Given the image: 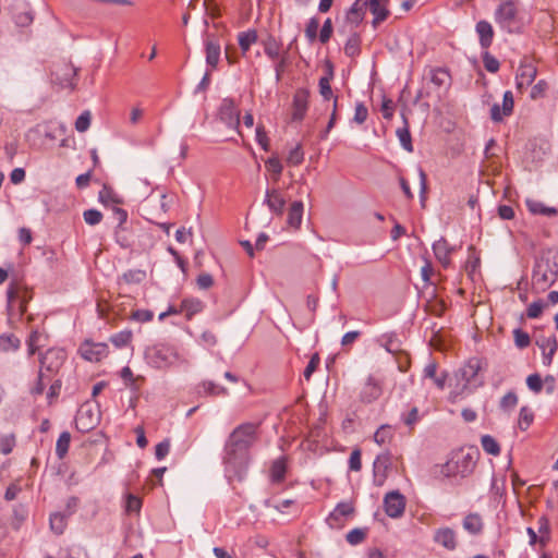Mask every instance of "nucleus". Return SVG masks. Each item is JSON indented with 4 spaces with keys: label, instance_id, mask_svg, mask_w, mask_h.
Instances as JSON below:
<instances>
[{
    "label": "nucleus",
    "instance_id": "8fccbe9b",
    "mask_svg": "<svg viewBox=\"0 0 558 558\" xmlns=\"http://www.w3.org/2000/svg\"><path fill=\"white\" fill-rule=\"evenodd\" d=\"M265 167L268 171H270L272 173L274 180L278 181L282 173V169H283L282 163L279 160V158L276 156L268 158L265 162Z\"/></svg>",
    "mask_w": 558,
    "mask_h": 558
},
{
    "label": "nucleus",
    "instance_id": "e2e57ef3",
    "mask_svg": "<svg viewBox=\"0 0 558 558\" xmlns=\"http://www.w3.org/2000/svg\"><path fill=\"white\" fill-rule=\"evenodd\" d=\"M366 537V533L361 529H353L351 530L345 539L351 545H357L362 543Z\"/></svg>",
    "mask_w": 558,
    "mask_h": 558
},
{
    "label": "nucleus",
    "instance_id": "6e6552de",
    "mask_svg": "<svg viewBox=\"0 0 558 558\" xmlns=\"http://www.w3.org/2000/svg\"><path fill=\"white\" fill-rule=\"evenodd\" d=\"M99 414L90 403H84L78 409L75 416V426L82 433H87L97 426Z\"/></svg>",
    "mask_w": 558,
    "mask_h": 558
},
{
    "label": "nucleus",
    "instance_id": "9b49d317",
    "mask_svg": "<svg viewBox=\"0 0 558 558\" xmlns=\"http://www.w3.org/2000/svg\"><path fill=\"white\" fill-rule=\"evenodd\" d=\"M536 75V66L527 59L522 60L515 75L517 88L519 90L525 89L534 82Z\"/></svg>",
    "mask_w": 558,
    "mask_h": 558
},
{
    "label": "nucleus",
    "instance_id": "cd10ccee",
    "mask_svg": "<svg viewBox=\"0 0 558 558\" xmlns=\"http://www.w3.org/2000/svg\"><path fill=\"white\" fill-rule=\"evenodd\" d=\"M525 204L530 213H532L533 215L554 217L558 214V210L555 207L546 206L539 201L526 199Z\"/></svg>",
    "mask_w": 558,
    "mask_h": 558
},
{
    "label": "nucleus",
    "instance_id": "4d7b16f0",
    "mask_svg": "<svg viewBox=\"0 0 558 558\" xmlns=\"http://www.w3.org/2000/svg\"><path fill=\"white\" fill-rule=\"evenodd\" d=\"M318 28L319 20L317 17H311L305 27V36L310 43H314L317 39Z\"/></svg>",
    "mask_w": 558,
    "mask_h": 558
},
{
    "label": "nucleus",
    "instance_id": "bb28decb",
    "mask_svg": "<svg viewBox=\"0 0 558 558\" xmlns=\"http://www.w3.org/2000/svg\"><path fill=\"white\" fill-rule=\"evenodd\" d=\"M463 529L469 532L470 534L477 535L482 533L484 523L482 520V517L477 513H469L463 519Z\"/></svg>",
    "mask_w": 558,
    "mask_h": 558
},
{
    "label": "nucleus",
    "instance_id": "2eb2a0df",
    "mask_svg": "<svg viewBox=\"0 0 558 558\" xmlns=\"http://www.w3.org/2000/svg\"><path fill=\"white\" fill-rule=\"evenodd\" d=\"M310 90L306 88H299L293 96V120H302L308 108Z\"/></svg>",
    "mask_w": 558,
    "mask_h": 558
},
{
    "label": "nucleus",
    "instance_id": "de8ad7c7",
    "mask_svg": "<svg viewBox=\"0 0 558 558\" xmlns=\"http://www.w3.org/2000/svg\"><path fill=\"white\" fill-rule=\"evenodd\" d=\"M132 337L133 333L131 330H122L118 333L112 335L110 337V341L116 348L121 349L126 347L131 342Z\"/></svg>",
    "mask_w": 558,
    "mask_h": 558
},
{
    "label": "nucleus",
    "instance_id": "c756f323",
    "mask_svg": "<svg viewBox=\"0 0 558 558\" xmlns=\"http://www.w3.org/2000/svg\"><path fill=\"white\" fill-rule=\"evenodd\" d=\"M220 44L216 40L208 39L206 41V62L213 69L217 66L220 59Z\"/></svg>",
    "mask_w": 558,
    "mask_h": 558
},
{
    "label": "nucleus",
    "instance_id": "aec40b11",
    "mask_svg": "<svg viewBox=\"0 0 558 558\" xmlns=\"http://www.w3.org/2000/svg\"><path fill=\"white\" fill-rule=\"evenodd\" d=\"M482 368V362L477 357L470 359L459 371L465 385L472 384Z\"/></svg>",
    "mask_w": 558,
    "mask_h": 558
},
{
    "label": "nucleus",
    "instance_id": "ddd939ff",
    "mask_svg": "<svg viewBox=\"0 0 558 558\" xmlns=\"http://www.w3.org/2000/svg\"><path fill=\"white\" fill-rule=\"evenodd\" d=\"M220 119L230 128L238 130L240 125V111L236 108L235 102L226 98L222 100L219 109Z\"/></svg>",
    "mask_w": 558,
    "mask_h": 558
},
{
    "label": "nucleus",
    "instance_id": "603ef678",
    "mask_svg": "<svg viewBox=\"0 0 558 558\" xmlns=\"http://www.w3.org/2000/svg\"><path fill=\"white\" fill-rule=\"evenodd\" d=\"M392 429L389 425H381L374 434V440L378 445H384L392 438Z\"/></svg>",
    "mask_w": 558,
    "mask_h": 558
},
{
    "label": "nucleus",
    "instance_id": "1a4fd4ad",
    "mask_svg": "<svg viewBox=\"0 0 558 558\" xmlns=\"http://www.w3.org/2000/svg\"><path fill=\"white\" fill-rule=\"evenodd\" d=\"M405 498L398 490L387 493L384 498V509L388 517L398 519L403 515L405 510Z\"/></svg>",
    "mask_w": 558,
    "mask_h": 558
},
{
    "label": "nucleus",
    "instance_id": "423d86ee",
    "mask_svg": "<svg viewBox=\"0 0 558 558\" xmlns=\"http://www.w3.org/2000/svg\"><path fill=\"white\" fill-rule=\"evenodd\" d=\"M7 298L9 311H14V308L17 307L19 315L23 316L26 313L27 302L31 300L32 295L26 288H23L19 283H11L7 291Z\"/></svg>",
    "mask_w": 558,
    "mask_h": 558
},
{
    "label": "nucleus",
    "instance_id": "7ed1b4c3",
    "mask_svg": "<svg viewBox=\"0 0 558 558\" xmlns=\"http://www.w3.org/2000/svg\"><path fill=\"white\" fill-rule=\"evenodd\" d=\"M145 357L156 368H166L179 361L177 349L169 344H155L145 351Z\"/></svg>",
    "mask_w": 558,
    "mask_h": 558
},
{
    "label": "nucleus",
    "instance_id": "4be33fe9",
    "mask_svg": "<svg viewBox=\"0 0 558 558\" xmlns=\"http://www.w3.org/2000/svg\"><path fill=\"white\" fill-rule=\"evenodd\" d=\"M389 465V457L387 454H380L374 461V484L381 486L387 477V469Z\"/></svg>",
    "mask_w": 558,
    "mask_h": 558
},
{
    "label": "nucleus",
    "instance_id": "680f3d73",
    "mask_svg": "<svg viewBox=\"0 0 558 558\" xmlns=\"http://www.w3.org/2000/svg\"><path fill=\"white\" fill-rule=\"evenodd\" d=\"M333 26L330 19H327L319 32L318 39L322 44H327L332 36Z\"/></svg>",
    "mask_w": 558,
    "mask_h": 558
},
{
    "label": "nucleus",
    "instance_id": "7c9ffc66",
    "mask_svg": "<svg viewBox=\"0 0 558 558\" xmlns=\"http://www.w3.org/2000/svg\"><path fill=\"white\" fill-rule=\"evenodd\" d=\"M287 473V462L286 458L281 457L275 460L270 468V478L272 483H281Z\"/></svg>",
    "mask_w": 558,
    "mask_h": 558
},
{
    "label": "nucleus",
    "instance_id": "774afa93",
    "mask_svg": "<svg viewBox=\"0 0 558 558\" xmlns=\"http://www.w3.org/2000/svg\"><path fill=\"white\" fill-rule=\"evenodd\" d=\"M402 421L407 426L413 427L420 421L418 409L413 407L407 414L402 415Z\"/></svg>",
    "mask_w": 558,
    "mask_h": 558
},
{
    "label": "nucleus",
    "instance_id": "338daca9",
    "mask_svg": "<svg viewBox=\"0 0 558 558\" xmlns=\"http://www.w3.org/2000/svg\"><path fill=\"white\" fill-rule=\"evenodd\" d=\"M320 362L319 355L317 353L313 354L307 366L304 369L303 376L306 380H310L313 373L316 371Z\"/></svg>",
    "mask_w": 558,
    "mask_h": 558
},
{
    "label": "nucleus",
    "instance_id": "f704fd0d",
    "mask_svg": "<svg viewBox=\"0 0 558 558\" xmlns=\"http://www.w3.org/2000/svg\"><path fill=\"white\" fill-rule=\"evenodd\" d=\"M363 17H364L363 7L359 5V3L355 2L351 7V9L348 11L345 20H347V23L351 26V29H353L360 25V23L363 21Z\"/></svg>",
    "mask_w": 558,
    "mask_h": 558
},
{
    "label": "nucleus",
    "instance_id": "0eeeda50",
    "mask_svg": "<svg viewBox=\"0 0 558 558\" xmlns=\"http://www.w3.org/2000/svg\"><path fill=\"white\" fill-rule=\"evenodd\" d=\"M66 354L64 350L52 348L46 351L40 357V371L46 376L57 373L65 361Z\"/></svg>",
    "mask_w": 558,
    "mask_h": 558
},
{
    "label": "nucleus",
    "instance_id": "c03bdc74",
    "mask_svg": "<svg viewBox=\"0 0 558 558\" xmlns=\"http://www.w3.org/2000/svg\"><path fill=\"white\" fill-rule=\"evenodd\" d=\"M481 445L483 450L492 456H498L500 453V446L497 440L490 435H484L481 438Z\"/></svg>",
    "mask_w": 558,
    "mask_h": 558
},
{
    "label": "nucleus",
    "instance_id": "6e6d98bb",
    "mask_svg": "<svg viewBox=\"0 0 558 558\" xmlns=\"http://www.w3.org/2000/svg\"><path fill=\"white\" fill-rule=\"evenodd\" d=\"M142 508V500L140 497L128 494L125 499V511L128 513H140Z\"/></svg>",
    "mask_w": 558,
    "mask_h": 558
},
{
    "label": "nucleus",
    "instance_id": "4468645a",
    "mask_svg": "<svg viewBox=\"0 0 558 558\" xmlns=\"http://www.w3.org/2000/svg\"><path fill=\"white\" fill-rule=\"evenodd\" d=\"M383 393V387L379 380L369 376L360 392V400L363 403L376 401Z\"/></svg>",
    "mask_w": 558,
    "mask_h": 558
},
{
    "label": "nucleus",
    "instance_id": "a878e982",
    "mask_svg": "<svg viewBox=\"0 0 558 558\" xmlns=\"http://www.w3.org/2000/svg\"><path fill=\"white\" fill-rule=\"evenodd\" d=\"M304 205L301 201H295L291 204L288 211L287 222L290 227L298 229L302 223Z\"/></svg>",
    "mask_w": 558,
    "mask_h": 558
},
{
    "label": "nucleus",
    "instance_id": "20e7f679",
    "mask_svg": "<svg viewBox=\"0 0 558 558\" xmlns=\"http://www.w3.org/2000/svg\"><path fill=\"white\" fill-rule=\"evenodd\" d=\"M77 69L68 62L59 63L51 72V82L61 88L74 89L76 86Z\"/></svg>",
    "mask_w": 558,
    "mask_h": 558
},
{
    "label": "nucleus",
    "instance_id": "393cba45",
    "mask_svg": "<svg viewBox=\"0 0 558 558\" xmlns=\"http://www.w3.org/2000/svg\"><path fill=\"white\" fill-rule=\"evenodd\" d=\"M98 199L104 206L109 208L123 203L122 198L108 185H104L99 191Z\"/></svg>",
    "mask_w": 558,
    "mask_h": 558
},
{
    "label": "nucleus",
    "instance_id": "58836bf2",
    "mask_svg": "<svg viewBox=\"0 0 558 558\" xmlns=\"http://www.w3.org/2000/svg\"><path fill=\"white\" fill-rule=\"evenodd\" d=\"M430 81L437 87H442L449 84L450 74L446 69L442 68L432 69Z\"/></svg>",
    "mask_w": 558,
    "mask_h": 558
},
{
    "label": "nucleus",
    "instance_id": "5701e85b",
    "mask_svg": "<svg viewBox=\"0 0 558 558\" xmlns=\"http://www.w3.org/2000/svg\"><path fill=\"white\" fill-rule=\"evenodd\" d=\"M376 342L391 354L401 353V342L396 333H384L376 339Z\"/></svg>",
    "mask_w": 558,
    "mask_h": 558
},
{
    "label": "nucleus",
    "instance_id": "864d4df0",
    "mask_svg": "<svg viewBox=\"0 0 558 558\" xmlns=\"http://www.w3.org/2000/svg\"><path fill=\"white\" fill-rule=\"evenodd\" d=\"M15 435L14 434H8L0 436V452L2 454H9L12 452L13 448L15 447Z\"/></svg>",
    "mask_w": 558,
    "mask_h": 558
},
{
    "label": "nucleus",
    "instance_id": "5fc2aeb1",
    "mask_svg": "<svg viewBox=\"0 0 558 558\" xmlns=\"http://www.w3.org/2000/svg\"><path fill=\"white\" fill-rule=\"evenodd\" d=\"M482 59H483V64H484V68L486 69V71H488L490 73H496L499 71V68H500L499 61L494 56H492L487 50H485V52H483Z\"/></svg>",
    "mask_w": 558,
    "mask_h": 558
},
{
    "label": "nucleus",
    "instance_id": "a211bd4d",
    "mask_svg": "<svg viewBox=\"0 0 558 558\" xmlns=\"http://www.w3.org/2000/svg\"><path fill=\"white\" fill-rule=\"evenodd\" d=\"M265 203L271 213L281 216L287 202L278 189H271L266 191Z\"/></svg>",
    "mask_w": 558,
    "mask_h": 558
},
{
    "label": "nucleus",
    "instance_id": "39448f33",
    "mask_svg": "<svg viewBox=\"0 0 558 558\" xmlns=\"http://www.w3.org/2000/svg\"><path fill=\"white\" fill-rule=\"evenodd\" d=\"M518 0H506L499 4L495 12L496 23L507 32H512V26L517 21Z\"/></svg>",
    "mask_w": 558,
    "mask_h": 558
},
{
    "label": "nucleus",
    "instance_id": "f8f14e48",
    "mask_svg": "<svg viewBox=\"0 0 558 558\" xmlns=\"http://www.w3.org/2000/svg\"><path fill=\"white\" fill-rule=\"evenodd\" d=\"M514 99L511 90H507L502 97L501 107L498 104H494L490 108V119L495 123H499L505 117H510L513 112Z\"/></svg>",
    "mask_w": 558,
    "mask_h": 558
},
{
    "label": "nucleus",
    "instance_id": "e433bc0d",
    "mask_svg": "<svg viewBox=\"0 0 558 558\" xmlns=\"http://www.w3.org/2000/svg\"><path fill=\"white\" fill-rule=\"evenodd\" d=\"M361 37L356 32H352L344 45V53L348 57H355L361 52Z\"/></svg>",
    "mask_w": 558,
    "mask_h": 558
},
{
    "label": "nucleus",
    "instance_id": "2f4dec72",
    "mask_svg": "<svg viewBox=\"0 0 558 558\" xmlns=\"http://www.w3.org/2000/svg\"><path fill=\"white\" fill-rule=\"evenodd\" d=\"M203 308L204 304L198 299H184L181 303V312L184 313L189 319L201 313Z\"/></svg>",
    "mask_w": 558,
    "mask_h": 558
},
{
    "label": "nucleus",
    "instance_id": "13d9d810",
    "mask_svg": "<svg viewBox=\"0 0 558 558\" xmlns=\"http://www.w3.org/2000/svg\"><path fill=\"white\" fill-rule=\"evenodd\" d=\"M84 221L89 226L98 225L102 219V214L97 209H87L83 213Z\"/></svg>",
    "mask_w": 558,
    "mask_h": 558
},
{
    "label": "nucleus",
    "instance_id": "3c124183",
    "mask_svg": "<svg viewBox=\"0 0 558 558\" xmlns=\"http://www.w3.org/2000/svg\"><path fill=\"white\" fill-rule=\"evenodd\" d=\"M304 160V151L301 144H298L295 147H293L287 157V162L290 166H299Z\"/></svg>",
    "mask_w": 558,
    "mask_h": 558
},
{
    "label": "nucleus",
    "instance_id": "72a5a7b5",
    "mask_svg": "<svg viewBox=\"0 0 558 558\" xmlns=\"http://www.w3.org/2000/svg\"><path fill=\"white\" fill-rule=\"evenodd\" d=\"M257 32L255 29H248L246 32H241L238 35L239 46L243 54H245L251 46L257 41Z\"/></svg>",
    "mask_w": 558,
    "mask_h": 558
},
{
    "label": "nucleus",
    "instance_id": "412c9836",
    "mask_svg": "<svg viewBox=\"0 0 558 558\" xmlns=\"http://www.w3.org/2000/svg\"><path fill=\"white\" fill-rule=\"evenodd\" d=\"M475 31L478 35L481 47L484 50H487L492 46L494 39V29L492 24L484 20L480 21L475 26Z\"/></svg>",
    "mask_w": 558,
    "mask_h": 558
},
{
    "label": "nucleus",
    "instance_id": "dca6fc26",
    "mask_svg": "<svg viewBox=\"0 0 558 558\" xmlns=\"http://www.w3.org/2000/svg\"><path fill=\"white\" fill-rule=\"evenodd\" d=\"M434 542L448 550H454L458 546L457 533L450 527L437 529L433 537Z\"/></svg>",
    "mask_w": 558,
    "mask_h": 558
},
{
    "label": "nucleus",
    "instance_id": "4c0bfd02",
    "mask_svg": "<svg viewBox=\"0 0 558 558\" xmlns=\"http://www.w3.org/2000/svg\"><path fill=\"white\" fill-rule=\"evenodd\" d=\"M401 146L409 153L413 151V145H412V138L410 134V130L408 126V121L404 118V125L402 128H399L396 132Z\"/></svg>",
    "mask_w": 558,
    "mask_h": 558
},
{
    "label": "nucleus",
    "instance_id": "f257e3e1",
    "mask_svg": "<svg viewBox=\"0 0 558 558\" xmlns=\"http://www.w3.org/2000/svg\"><path fill=\"white\" fill-rule=\"evenodd\" d=\"M257 425L244 423L239 425L229 436L225 446L223 462L227 469L235 472L247 463V451L256 440Z\"/></svg>",
    "mask_w": 558,
    "mask_h": 558
},
{
    "label": "nucleus",
    "instance_id": "c9c22d12",
    "mask_svg": "<svg viewBox=\"0 0 558 558\" xmlns=\"http://www.w3.org/2000/svg\"><path fill=\"white\" fill-rule=\"evenodd\" d=\"M204 392L208 396H227L228 389L211 381V380H205L199 386V393Z\"/></svg>",
    "mask_w": 558,
    "mask_h": 558
},
{
    "label": "nucleus",
    "instance_id": "473e14b6",
    "mask_svg": "<svg viewBox=\"0 0 558 558\" xmlns=\"http://www.w3.org/2000/svg\"><path fill=\"white\" fill-rule=\"evenodd\" d=\"M264 52L271 59L277 60L280 57L281 43L274 36H268L264 41Z\"/></svg>",
    "mask_w": 558,
    "mask_h": 558
},
{
    "label": "nucleus",
    "instance_id": "0e129e2a",
    "mask_svg": "<svg viewBox=\"0 0 558 558\" xmlns=\"http://www.w3.org/2000/svg\"><path fill=\"white\" fill-rule=\"evenodd\" d=\"M544 306L545 304L542 300L531 303L526 310V316L533 319L538 318L543 313Z\"/></svg>",
    "mask_w": 558,
    "mask_h": 558
},
{
    "label": "nucleus",
    "instance_id": "ea45409f",
    "mask_svg": "<svg viewBox=\"0 0 558 558\" xmlns=\"http://www.w3.org/2000/svg\"><path fill=\"white\" fill-rule=\"evenodd\" d=\"M533 421H534L533 410L526 405L522 407L519 412L518 427L524 432L532 425Z\"/></svg>",
    "mask_w": 558,
    "mask_h": 558
},
{
    "label": "nucleus",
    "instance_id": "49530a36",
    "mask_svg": "<svg viewBox=\"0 0 558 558\" xmlns=\"http://www.w3.org/2000/svg\"><path fill=\"white\" fill-rule=\"evenodd\" d=\"M332 70L330 69L328 74L319 78V93L325 100H329L332 98V89L330 86V81L332 80Z\"/></svg>",
    "mask_w": 558,
    "mask_h": 558
},
{
    "label": "nucleus",
    "instance_id": "9d476101",
    "mask_svg": "<svg viewBox=\"0 0 558 558\" xmlns=\"http://www.w3.org/2000/svg\"><path fill=\"white\" fill-rule=\"evenodd\" d=\"M81 356L89 362H99L108 355V345L104 342L85 341L80 345Z\"/></svg>",
    "mask_w": 558,
    "mask_h": 558
},
{
    "label": "nucleus",
    "instance_id": "69168bd1",
    "mask_svg": "<svg viewBox=\"0 0 558 558\" xmlns=\"http://www.w3.org/2000/svg\"><path fill=\"white\" fill-rule=\"evenodd\" d=\"M526 385L530 390L539 393L543 389V380L538 374H532L526 378Z\"/></svg>",
    "mask_w": 558,
    "mask_h": 558
},
{
    "label": "nucleus",
    "instance_id": "79ce46f5",
    "mask_svg": "<svg viewBox=\"0 0 558 558\" xmlns=\"http://www.w3.org/2000/svg\"><path fill=\"white\" fill-rule=\"evenodd\" d=\"M50 529L57 535H61L66 527V515L60 512H56L50 515Z\"/></svg>",
    "mask_w": 558,
    "mask_h": 558
},
{
    "label": "nucleus",
    "instance_id": "37998d69",
    "mask_svg": "<svg viewBox=\"0 0 558 558\" xmlns=\"http://www.w3.org/2000/svg\"><path fill=\"white\" fill-rule=\"evenodd\" d=\"M71 434L69 432H62L56 444V454L59 459H63L70 447Z\"/></svg>",
    "mask_w": 558,
    "mask_h": 558
},
{
    "label": "nucleus",
    "instance_id": "c85d7f7f",
    "mask_svg": "<svg viewBox=\"0 0 558 558\" xmlns=\"http://www.w3.org/2000/svg\"><path fill=\"white\" fill-rule=\"evenodd\" d=\"M369 11L375 16L373 21V25L376 27L379 23L384 22L388 15L389 11L386 5L381 2V0H369L368 2Z\"/></svg>",
    "mask_w": 558,
    "mask_h": 558
},
{
    "label": "nucleus",
    "instance_id": "09e8293b",
    "mask_svg": "<svg viewBox=\"0 0 558 558\" xmlns=\"http://www.w3.org/2000/svg\"><path fill=\"white\" fill-rule=\"evenodd\" d=\"M518 396L513 391L507 392L499 402V408L505 412L512 411L518 404Z\"/></svg>",
    "mask_w": 558,
    "mask_h": 558
},
{
    "label": "nucleus",
    "instance_id": "a18cd8bd",
    "mask_svg": "<svg viewBox=\"0 0 558 558\" xmlns=\"http://www.w3.org/2000/svg\"><path fill=\"white\" fill-rule=\"evenodd\" d=\"M354 512V506L351 501H342L337 505L335 510L331 512V517L336 520L347 518Z\"/></svg>",
    "mask_w": 558,
    "mask_h": 558
},
{
    "label": "nucleus",
    "instance_id": "6ab92c4d",
    "mask_svg": "<svg viewBox=\"0 0 558 558\" xmlns=\"http://www.w3.org/2000/svg\"><path fill=\"white\" fill-rule=\"evenodd\" d=\"M453 250L454 248L450 246L448 241L444 238L439 239L433 244L435 257L442 265L444 268H448L450 266V255L453 252Z\"/></svg>",
    "mask_w": 558,
    "mask_h": 558
},
{
    "label": "nucleus",
    "instance_id": "a19ab883",
    "mask_svg": "<svg viewBox=\"0 0 558 558\" xmlns=\"http://www.w3.org/2000/svg\"><path fill=\"white\" fill-rule=\"evenodd\" d=\"M20 344V339L12 333L0 336V351L2 352L16 351Z\"/></svg>",
    "mask_w": 558,
    "mask_h": 558
},
{
    "label": "nucleus",
    "instance_id": "052dcab7",
    "mask_svg": "<svg viewBox=\"0 0 558 558\" xmlns=\"http://www.w3.org/2000/svg\"><path fill=\"white\" fill-rule=\"evenodd\" d=\"M90 120L92 117L89 111H84L83 113H81L75 121L76 131L81 133L87 131L90 125Z\"/></svg>",
    "mask_w": 558,
    "mask_h": 558
},
{
    "label": "nucleus",
    "instance_id": "f3484780",
    "mask_svg": "<svg viewBox=\"0 0 558 558\" xmlns=\"http://www.w3.org/2000/svg\"><path fill=\"white\" fill-rule=\"evenodd\" d=\"M536 344L542 349L543 352V363L545 365H550L554 359V355L558 349V341L555 335L549 337H543L536 340Z\"/></svg>",
    "mask_w": 558,
    "mask_h": 558
},
{
    "label": "nucleus",
    "instance_id": "f03ea898",
    "mask_svg": "<svg viewBox=\"0 0 558 558\" xmlns=\"http://www.w3.org/2000/svg\"><path fill=\"white\" fill-rule=\"evenodd\" d=\"M477 458V450L465 451L460 449L454 451L446 463L440 465V474L446 477H466L473 472Z\"/></svg>",
    "mask_w": 558,
    "mask_h": 558
},
{
    "label": "nucleus",
    "instance_id": "b1692460",
    "mask_svg": "<svg viewBox=\"0 0 558 558\" xmlns=\"http://www.w3.org/2000/svg\"><path fill=\"white\" fill-rule=\"evenodd\" d=\"M48 336L44 330L34 329L27 340L28 354L34 355L37 350L45 347Z\"/></svg>",
    "mask_w": 558,
    "mask_h": 558
},
{
    "label": "nucleus",
    "instance_id": "bf43d9fd",
    "mask_svg": "<svg viewBox=\"0 0 558 558\" xmlns=\"http://www.w3.org/2000/svg\"><path fill=\"white\" fill-rule=\"evenodd\" d=\"M514 343L518 348L524 349L530 345L531 339L527 332L522 329H514L513 331Z\"/></svg>",
    "mask_w": 558,
    "mask_h": 558
}]
</instances>
